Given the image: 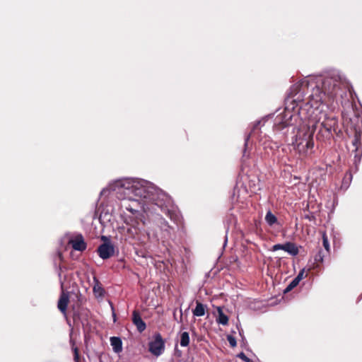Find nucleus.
Segmentation results:
<instances>
[{"label":"nucleus","mask_w":362,"mask_h":362,"mask_svg":"<svg viewBox=\"0 0 362 362\" xmlns=\"http://www.w3.org/2000/svg\"><path fill=\"white\" fill-rule=\"evenodd\" d=\"M349 86L345 76L338 71L296 83L290 89L283 114L275 119V129L280 131L288 127L293 132L294 126L304 120L306 123L291 138V145L301 156L311 153L316 129L325 130L330 135L336 132L338 122L329 111L332 106L329 101L338 95L342 97Z\"/></svg>","instance_id":"nucleus-1"},{"label":"nucleus","mask_w":362,"mask_h":362,"mask_svg":"<svg viewBox=\"0 0 362 362\" xmlns=\"http://www.w3.org/2000/svg\"><path fill=\"white\" fill-rule=\"evenodd\" d=\"M110 191L115 192L118 199L132 197L149 198L160 209L171 221L178 225L181 221L180 214L175 206L171 197L153 183L143 179L126 177L117 180L103 189L100 194L105 195Z\"/></svg>","instance_id":"nucleus-2"},{"label":"nucleus","mask_w":362,"mask_h":362,"mask_svg":"<svg viewBox=\"0 0 362 362\" xmlns=\"http://www.w3.org/2000/svg\"><path fill=\"white\" fill-rule=\"evenodd\" d=\"M156 211H151L154 213V217L149 221L147 226V238L151 242H158L162 240L164 242L165 240L171 238L175 232L173 226H170L169 223L161 216L160 212L167 215L160 210V208L156 207ZM171 220V218L168 216Z\"/></svg>","instance_id":"nucleus-3"},{"label":"nucleus","mask_w":362,"mask_h":362,"mask_svg":"<svg viewBox=\"0 0 362 362\" xmlns=\"http://www.w3.org/2000/svg\"><path fill=\"white\" fill-rule=\"evenodd\" d=\"M121 200V207L132 214L136 218L141 215L140 211L145 212L156 211L157 205L149 198L144 197H132L127 199H119Z\"/></svg>","instance_id":"nucleus-4"},{"label":"nucleus","mask_w":362,"mask_h":362,"mask_svg":"<svg viewBox=\"0 0 362 362\" xmlns=\"http://www.w3.org/2000/svg\"><path fill=\"white\" fill-rule=\"evenodd\" d=\"M137 221H132V223H127V235L138 242L141 245H145L149 240L147 238V230L142 231L138 226Z\"/></svg>","instance_id":"nucleus-5"},{"label":"nucleus","mask_w":362,"mask_h":362,"mask_svg":"<svg viewBox=\"0 0 362 362\" xmlns=\"http://www.w3.org/2000/svg\"><path fill=\"white\" fill-rule=\"evenodd\" d=\"M66 270V267L61 266L59 267L58 276L61 285L62 293L59 299L57 306L59 310L64 314H65L66 312V308L69 300V294L64 292V282L66 279V274H64V272Z\"/></svg>","instance_id":"nucleus-6"},{"label":"nucleus","mask_w":362,"mask_h":362,"mask_svg":"<svg viewBox=\"0 0 362 362\" xmlns=\"http://www.w3.org/2000/svg\"><path fill=\"white\" fill-rule=\"evenodd\" d=\"M165 349V343L160 334L154 336L153 340L148 344V351L156 356H160Z\"/></svg>","instance_id":"nucleus-7"},{"label":"nucleus","mask_w":362,"mask_h":362,"mask_svg":"<svg viewBox=\"0 0 362 362\" xmlns=\"http://www.w3.org/2000/svg\"><path fill=\"white\" fill-rule=\"evenodd\" d=\"M279 250H284L292 256H296L299 252L298 247L291 242H286L285 244H276L272 249L274 252Z\"/></svg>","instance_id":"nucleus-8"},{"label":"nucleus","mask_w":362,"mask_h":362,"mask_svg":"<svg viewBox=\"0 0 362 362\" xmlns=\"http://www.w3.org/2000/svg\"><path fill=\"white\" fill-rule=\"evenodd\" d=\"M98 252L100 258L107 259L114 255L115 247L110 242L104 243L98 247Z\"/></svg>","instance_id":"nucleus-9"},{"label":"nucleus","mask_w":362,"mask_h":362,"mask_svg":"<svg viewBox=\"0 0 362 362\" xmlns=\"http://www.w3.org/2000/svg\"><path fill=\"white\" fill-rule=\"evenodd\" d=\"M132 322L139 332H142L145 330L146 327V323L141 319L140 314L136 310H134L132 313Z\"/></svg>","instance_id":"nucleus-10"},{"label":"nucleus","mask_w":362,"mask_h":362,"mask_svg":"<svg viewBox=\"0 0 362 362\" xmlns=\"http://www.w3.org/2000/svg\"><path fill=\"white\" fill-rule=\"evenodd\" d=\"M69 243L74 250L77 251H83L86 248V245L81 235L76 237L75 239L70 240Z\"/></svg>","instance_id":"nucleus-11"},{"label":"nucleus","mask_w":362,"mask_h":362,"mask_svg":"<svg viewBox=\"0 0 362 362\" xmlns=\"http://www.w3.org/2000/svg\"><path fill=\"white\" fill-rule=\"evenodd\" d=\"M93 283H94V285H93V291L94 295L95 296L96 298L103 297L105 294V290L103 288L102 284H100L99 280L95 276L93 277Z\"/></svg>","instance_id":"nucleus-12"},{"label":"nucleus","mask_w":362,"mask_h":362,"mask_svg":"<svg viewBox=\"0 0 362 362\" xmlns=\"http://www.w3.org/2000/svg\"><path fill=\"white\" fill-rule=\"evenodd\" d=\"M110 344L115 353H119L122 350V342L119 337H112L110 338Z\"/></svg>","instance_id":"nucleus-13"},{"label":"nucleus","mask_w":362,"mask_h":362,"mask_svg":"<svg viewBox=\"0 0 362 362\" xmlns=\"http://www.w3.org/2000/svg\"><path fill=\"white\" fill-rule=\"evenodd\" d=\"M216 310L218 312V315L216 319V322L219 325H227L228 323V316L223 313L221 307H217Z\"/></svg>","instance_id":"nucleus-14"},{"label":"nucleus","mask_w":362,"mask_h":362,"mask_svg":"<svg viewBox=\"0 0 362 362\" xmlns=\"http://www.w3.org/2000/svg\"><path fill=\"white\" fill-rule=\"evenodd\" d=\"M206 312V305H203L202 303L197 301L196 307L192 310V313L194 316L202 317L205 315Z\"/></svg>","instance_id":"nucleus-15"},{"label":"nucleus","mask_w":362,"mask_h":362,"mask_svg":"<svg viewBox=\"0 0 362 362\" xmlns=\"http://www.w3.org/2000/svg\"><path fill=\"white\" fill-rule=\"evenodd\" d=\"M260 123H261L260 121L257 122L256 124L254 125V127H253L252 132H250V134L246 136L245 141V146H247V141L249 140L250 136L257 137V139H259V135H258L259 128H258V127L260 124Z\"/></svg>","instance_id":"nucleus-16"},{"label":"nucleus","mask_w":362,"mask_h":362,"mask_svg":"<svg viewBox=\"0 0 362 362\" xmlns=\"http://www.w3.org/2000/svg\"><path fill=\"white\" fill-rule=\"evenodd\" d=\"M265 221L270 226H272L273 225L277 223L278 222L276 216L273 214L270 211H268L267 213L266 214Z\"/></svg>","instance_id":"nucleus-17"},{"label":"nucleus","mask_w":362,"mask_h":362,"mask_svg":"<svg viewBox=\"0 0 362 362\" xmlns=\"http://www.w3.org/2000/svg\"><path fill=\"white\" fill-rule=\"evenodd\" d=\"M189 344V335L187 332H184L180 336V346L185 347Z\"/></svg>","instance_id":"nucleus-18"},{"label":"nucleus","mask_w":362,"mask_h":362,"mask_svg":"<svg viewBox=\"0 0 362 362\" xmlns=\"http://www.w3.org/2000/svg\"><path fill=\"white\" fill-rule=\"evenodd\" d=\"M322 236L323 246H324L325 249L327 250V252H329V250H330V247H329V243L328 238L326 235V233L324 232L322 233Z\"/></svg>","instance_id":"nucleus-19"},{"label":"nucleus","mask_w":362,"mask_h":362,"mask_svg":"<svg viewBox=\"0 0 362 362\" xmlns=\"http://www.w3.org/2000/svg\"><path fill=\"white\" fill-rule=\"evenodd\" d=\"M298 284L299 283L296 281L295 279H293L284 289V293H288L291 291L293 288L297 286Z\"/></svg>","instance_id":"nucleus-20"},{"label":"nucleus","mask_w":362,"mask_h":362,"mask_svg":"<svg viewBox=\"0 0 362 362\" xmlns=\"http://www.w3.org/2000/svg\"><path fill=\"white\" fill-rule=\"evenodd\" d=\"M227 340L231 347H235L237 345L236 339L234 337L231 335L227 336Z\"/></svg>","instance_id":"nucleus-21"},{"label":"nucleus","mask_w":362,"mask_h":362,"mask_svg":"<svg viewBox=\"0 0 362 362\" xmlns=\"http://www.w3.org/2000/svg\"><path fill=\"white\" fill-rule=\"evenodd\" d=\"M238 357L244 361L245 362H254L252 360L247 357V356L243 352H240V354H238Z\"/></svg>","instance_id":"nucleus-22"},{"label":"nucleus","mask_w":362,"mask_h":362,"mask_svg":"<svg viewBox=\"0 0 362 362\" xmlns=\"http://www.w3.org/2000/svg\"><path fill=\"white\" fill-rule=\"evenodd\" d=\"M304 273H305V269H303L302 270H300L299 272V273L298 274V275L294 278L296 279V281L299 283L303 279Z\"/></svg>","instance_id":"nucleus-23"},{"label":"nucleus","mask_w":362,"mask_h":362,"mask_svg":"<svg viewBox=\"0 0 362 362\" xmlns=\"http://www.w3.org/2000/svg\"><path fill=\"white\" fill-rule=\"evenodd\" d=\"M324 259V255L322 250H320L318 253L315 257V260L316 262H322Z\"/></svg>","instance_id":"nucleus-24"},{"label":"nucleus","mask_w":362,"mask_h":362,"mask_svg":"<svg viewBox=\"0 0 362 362\" xmlns=\"http://www.w3.org/2000/svg\"><path fill=\"white\" fill-rule=\"evenodd\" d=\"M360 136H361L360 133L358 132H356L355 138H354V140L353 141L354 145H356L358 143L360 142Z\"/></svg>","instance_id":"nucleus-25"},{"label":"nucleus","mask_w":362,"mask_h":362,"mask_svg":"<svg viewBox=\"0 0 362 362\" xmlns=\"http://www.w3.org/2000/svg\"><path fill=\"white\" fill-rule=\"evenodd\" d=\"M74 359H75V360H78V349H77V348H74Z\"/></svg>","instance_id":"nucleus-26"},{"label":"nucleus","mask_w":362,"mask_h":362,"mask_svg":"<svg viewBox=\"0 0 362 362\" xmlns=\"http://www.w3.org/2000/svg\"><path fill=\"white\" fill-rule=\"evenodd\" d=\"M305 218L308 219L309 221H313L314 219V216L313 215H305Z\"/></svg>","instance_id":"nucleus-27"},{"label":"nucleus","mask_w":362,"mask_h":362,"mask_svg":"<svg viewBox=\"0 0 362 362\" xmlns=\"http://www.w3.org/2000/svg\"><path fill=\"white\" fill-rule=\"evenodd\" d=\"M102 240H108V238L106 236H102Z\"/></svg>","instance_id":"nucleus-28"},{"label":"nucleus","mask_w":362,"mask_h":362,"mask_svg":"<svg viewBox=\"0 0 362 362\" xmlns=\"http://www.w3.org/2000/svg\"><path fill=\"white\" fill-rule=\"evenodd\" d=\"M112 317H113L114 321L115 322V320H116V315L114 313L112 314Z\"/></svg>","instance_id":"nucleus-29"},{"label":"nucleus","mask_w":362,"mask_h":362,"mask_svg":"<svg viewBox=\"0 0 362 362\" xmlns=\"http://www.w3.org/2000/svg\"><path fill=\"white\" fill-rule=\"evenodd\" d=\"M227 240H228V238H227V236H226L225 241H224V246L226 245Z\"/></svg>","instance_id":"nucleus-30"}]
</instances>
